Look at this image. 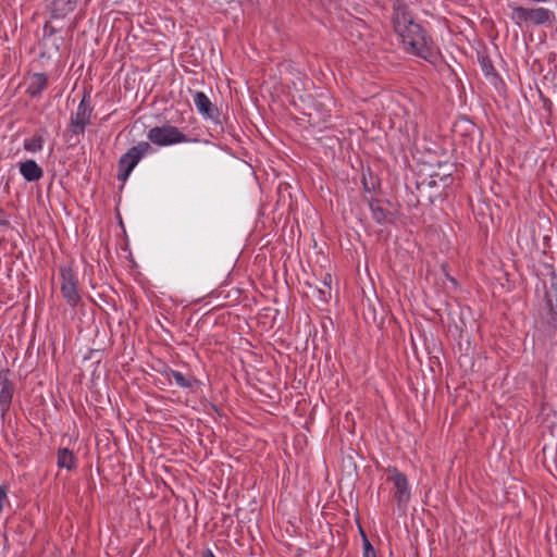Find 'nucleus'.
Segmentation results:
<instances>
[{"label": "nucleus", "instance_id": "nucleus-1", "mask_svg": "<svg viewBox=\"0 0 557 557\" xmlns=\"http://www.w3.org/2000/svg\"><path fill=\"white\" fill-rule=\"evenodd\" d=\"M393 24L407 52L430 63L438 59V49L428 32L414 22L406 3L397 0L394 4Z\"/></svg>", "mask_w": 557, "mask_h": 557}, {"label": "nucleus", "instance_id": "nucleus-2", "mask_svg": "<svg viewBox=\"0 0 557 557\" xmlns=\"http://www.w3.org/2000/svg\"><path fill=\"white\" fill-rule=\"evenodd\" d=\"M453 182L451 173H433L429 177L423 178L416 185L417 203L432 205L436 199L442 197L444 190L449 187Z\"/></svg>", "mask_w": 557, "mask_h": 557}, {"label": "nucleus", "instance_id": "nucleus-3", "mask_svg": "<svg viewBox=\"0 0 557 557\" xmlns=\"http://www.w3.org/2000/svg\"><path fill=\"white\" fill-rule=\"evenodd\" d=\"M511 20L520 28L530 26H544L555 21V13L546 8H525L509 3Z\"/></svg>", "mask_w": 557, "mask_h": 557}, {"label": "nucleus", "instance_id": "nucleus-4", "mask_svg": "<svg viewBox=\"0 0 557 557\" xmlns=\"http://www.w3.org/2000/svg\"><path fill=\"white\" fill-rule=\"evenodd\" d=\"M545 306L541 310L540 323L545 332L557 330V274L549 273L548 286H545Z\"/></svg>", "mask_w": 557, "mask_h": 557}, {"label": "nucleus", "instance_id": "nucleus-5", "mask_svg": "<svg viewBox=\"0 0 557 557\" xmlns=\"http://www.w3.org/2000/svg\"><path fill=\"white\" fill-rule=\"evenodd\" d=\"M150 149L151 146L147 141H140L138 145L128 149L127 152L120 158L117 163L119 181L125 182L138 162L150 151Z\"/></svg>", "mask_w": 557, "mask_h": 557}, {"label": "nucleus", "instance_id": "nucleus-6", "mask_svg": "<svg viewBox=\"0 0 557 557\" xmlns=\"http://www.w3.org/2000/svg\"><path fill=\"white\" fill-rule=\"evenodd\" d=\"M387 481L393 483V496L399 510L405 511L410 498L411 492L407 476L399 472L397 468L387 469Z\"/></svg>", "mask_w": 557, "mask_h": 557}, {"label": "nucleus", "instance_id": "nucleus-7", "mask_svg": "<svg viewBox=\"0 0 557 557\" xmlns=\"http://www.w3.org/2000/svg\"><path fill=\"white\" fill-rule=\"evenodd\" d=\"M147 138L158 146H170L188 143L190 139L177 127L172 125L156 126L149 129Z\"/></svg>", "mask_w": 557, "mask_h": 557}, {"label": "nucleus", "instance_id": "nucleus-8", "mask_svg": "<svg viewBox=\"0 0 557 557\" xmlns=\"http://www.w3.org/2000/svg\"><path fill=\"white\" fill-rule=\"evenodd\" d=\"M94 108L90 103V95L85 92L74 114L71 115L69 132L73 135H83L90 124Z\"/></svg>", "mask_w": 557, "mask_h": 557}, {"label": "nucleus", "instance_id": "nucleus-9", "mask_svg": "<svg viewBox=\"0 0 557 557\" xmlns=\"http://www.w3.org/2000/svg\"><path fill=\"white\" fill-rule=\"evenodd\" d=\"M60 278L62 297L70 307H76L81 302L77 275L71 268L63 267L60 269Z\"/></svg>", "mask_w": 557, "mask_h": 557}, {"label": "nucleus", "instance_id": "nucleus-10", "mask_svg": "<svg viewBox=\"0 0 557 557\" xmlns=\"http://www.w3.org/2000/svg\"><path fill=\"white\" fill-rule=\"evenodd\" d=\"M366 200L376 223L387 224L393 222L394 214L385 207V205H389V202L373 198H367Z\"/></svg>", "mask_w": 557, "mask_h": 557}, {"label": "nucleus", "instance_id": "nucleus-11", "mask_svg": "<svg viewBox=\"0 0 557 557\" xmlns=\"http://www.w3.org/2000/svg\"><path fill=\"white\" fill-rule=\"evenodd\" d=\"M77 5V0H52L49 10L51 18L63 20L72 13Z\"/></svg>", "mask_w": 557, "mask_h": 557}, {"label": "nucleus", "instance_id": "nucleus-12", "mask_svg": "<svg viewBox=\"0 0 557 557\" xmlns=\"http://www.w3.org/2000/svg\"><path fill=\"white\" fill-rule=\"evenodd\" d=\"M194 103L197 110L206 117L213 119L218 113V109L213 106L208 96L202 91L195 92Z\"/></svg>", "mask_w": 557, "mask_h": 557}, {"label": "nucleus", "instance_id": "nucleus-13", "mask_svg": "<svg viewBox=\"0 0 557 557\" xmlns=\"http://www.w3.org/2000/svg\"><path fill=\"white\" fill-rule=\"evenodd\" d=\"M20 173L27 182H37L44 176L42 169L30 159L20 163Z\"/></svg>", "mask_w": 557, "mask_h": 557}, {"label": "nucleus", "instance_id": "nucleus-14", "mask_svg": "<svg viewBox=\"0 0 557 557\" xmlns=\"http://www.w3.org/2000/svg\"><path fill=\"white\" fill-rule=\"evenodd\" d=\"M14 386L12 382H10L7 377H3L1 381V391H0V411L1 416L4 417L9 411L12 398H13Z\"/></svg>", "mask_w": 557, "mask_h": 557}, {"label": "nucleus", "instance_id": "nucleus-15", "mask_svg": "<svg viewBox=\"0 0 557 557\" xmlns=\"http://www.w3.org/2000/svg\"><path fill=\"white\" fill-rule=\"evenodd\" d=\"M48 86V76L44 73H36L33 75L32 81L28 85L27 92L32 97H37Z\"/></svg>", "mask_w": 557, "mask_h": 557}, {"label": "nucleus", "instance_id": "nucleus-16", "mask_svg": "<svg viewBox=\"0 0 557 557\" xmlns=\"http://www.w3.org/2000/svg\"><path fill=\"white\" fill-rule=\"evenodd\" d=\"M58 467L66 470H73L76 468L77 459L72 450L69 448H59L58 454Z\"/></svg>", "mask_w": 557, "mask_h": 557}, {"label": "nucleus", "instance_id": "nucleus-17", "mask_svg": "<svg viewBox=\"0 0 557 557\" xmlns=\"http://www.w3.org/2000/svg\"><path fill=\"white\" fill-rule=\"evenodd\" d=\"M44 143L42 134L36 133L30 138L24 140V149L29 152H38L42 149Z\"/></svg>", "mask_w": 557, "mask_h": 557}, {"label": "nucleus", "instance_id": "nucleus-18", "mask_svg": "<svg viewBox=\"0 0 557 557\" xmlns=\"http://www.w3.org/2000/svg\"><path fill=\"white\" fill-rule=\"evenodd\" d=\"M168 376L173 377L175 383L183 388L193 387L194 380L186 377L183 373L169 369L166 372Z\"/></svg>", "mask_w": 557, "mask_h": 557}, {"label": "nucleus", "instance_id": "nucleus-19", "mask_svg": "<svg viewBox=\"0 0 557 557\" xmlns=\"http://www.w3.org/2000/svg\"><path fill=\"white\" fill-rule=\"evenodd\" d=\"M317 290H318L320 300L326 302L331 299L332 287L327 286V283H321L320 286H317Z\"/></svg>", "mask_w": 557, "mask_h": 557}, {"label": "nucleus", "instance_id": "nucleus-20", "mask_svg": "<svg viewBox=\"0 0 557 557\" xmlns=\"http://www.w3.org/2000/svg\"><path fill=\"white\" fill-rule=\"evenodd\" d=\"M361 534L363 537V557H376V553L371 543L369 542V540L367 539L366 534L363 532H361Z\"/></svg>", "mask_w": 557, "mask_h": 557}, {"label": "nucleus", "instance_id": "nucleus-21", "mask_svg": "<svg viewBox=\"0 0 557 557\" xmlns=\"http://www.w3.org/2000/svg\"><path fill=\"white\" fill-rule=\"evenodd\" d=\"M482 65H483V70H484L485 74H487V75L494 71L492 62L487 58H484L482 60Z\"/></svg>", "mask_w": 557, "mask_h": 557}, {"label": "nucleus", "instance_id": "nucleus-22", "mask_svg": "<svg viewBox=\"0 0 557 557\" xmlns=\"http://www.w3.org/2000/svg\"><path fill=\"white\" fill-rule=\"evenodd\" d=\"M292 185L289 183H282L281 182V195L283 194V191H287L289 189H292Z\"/></svg>", "mask_w": 557, "mask_h": 557}, {"label": "nucleus", "instance_id": "nucleus-23", "mask_svg": "<svg viewBox=\"0 0 557 557\" xmlns=\"http://www.w3.org/2000/svg\"><path fill=\"white\" fill-rule=\"evenodd\" d=\"M306 115L309 117V122L312 124L319 123L320 119H314L312 112H305Z\"/></svg>", "mask_w": 557, "mask_h": 557}, {"label": "nucleus", "instance_id": "nucleus-24", "mask_svg": "<svg viewBox=\"0 0 557 557\" xmlns=\"http://www.w3.org/2000/svg\"><path fill=\"white\" fill-rule=\"evenodd\" d=\"M321 283H327V286H331V284H332V276H331V274H330V273H326V274L324 275L323 281H322Z\"/></svg>", "mask_w": 557, "mask_h": 557}, {"label": "nucleus", "instance_id": "nucleus-25", "mask_svg": "<svg viewBox=\"0 0 557 557\" xmlns=\"http://www.w3.org/2000/svg\"><path fill=\"white\" fill-rule=\"evenodd\" d=\"M45 30H49V35H52L54 33V28L51 27L48 23L45 25Z\"/></svg>", "mask_w": 557, "mask_h": 557}, {"label": "nucleus", "instance_id": "nucleus-26", "mask_svg": "<svg viewBox=\"0 0 557 557\" xmlns=\"http://www.w3.org/2000/svg\"><path fill=\"white\" fill-rule=\"evenodd\" d=\"M202 557H214V555L210 549H207L202 553Z\"/></svg>", "mask_w": 557, "mask_h": 557}, {"label": "nucleus", "instance_id": "nucleus-27", "mask_svg": "<svg viewBox=\"0 0 557 557\" xmlns=\"http://www.w3.org/2000/svg\"><path fill=\"white\" fill-rule=\"evenodd\" d=\"M446 277L453 285H457V281L454 277L449 276L448 274H446Z\"/></svg>", "mask_w": 557, "mask_h": 557}, {"label": "nucleus", "instance_id": "nucleus-28", "mask_svg": "<svg viewBox=\"0 0 557 557\" xmlns=\"http://www.w3.org/2000/svg\"><path fill=\"white\" fill-rule=\"evenodd\" d=\"M293 86H294V89L299 91L300 89L298 88V84L296 82H293Z\"/></svg>", "mask_w": 557, "mask_h": 557}, {"label": "nucleus", "instance_id": "nucleus-29", "mask_svg": "<svg viewBox=\"0 0 557 557\" xmlns=\"http://www.w3.org/2000/svg\"><path fill=\"white\" fill-rule=\"evenodd\" d=\"M289 523H290V527H288V528L286 529V532H287V533H289V532H290L289 530H292V528H294V524H293L292 522H289Z\"/></svg>", "mask_w": 557, "mask_h": 557}, {"label": "nucleus", "instance_id": "nucleus-30", "mask_svg": "<svg viewBox=\"0 0 557 557\" xmlns=\"http://www.w3.org/2000/svg\"><path fill=\"white\" fill-rule=\"evenodd\" d=\"M289 523H290V527H288V528L286 529V532H287V533H289V532H290L289 530H292V528H294V524H293L292 522H289Z\"/></svg>", "mask_w": 557, "mask_h": 557}, {"label": "nucleus", "instance_id": "nucleus-31", "mask_svg": "<svg viewBox=\"0 0 557 557\" xmlns=\"http://www.w3.org/2000/svg\"><path fill=\"white\" fill-rule=\"evenodd\" d=\"M289 523H290V527H288V528L286 529V532H287V533H289V532H290L289 530H292V528H294V524H293L292 522H289Z\"/></svg>", "mask_w": 557, "mask_h": 557}, {"label": "nucleus", "instance_id": "nucleus-32", "mask_svg": "<svg viewBox=\"0 0 557 557\" xmlns=\"http://www.w3.org/2000/svg\"><path fill=\"white\" fill-rule=\"evenodd\" d=\"M0 224L5 225V224H8V222L7 221H0Z\"/></svg>", "mask_w": 557, "mask_h": 557}, {"label": "nucleus", "instance_id": "nucleus-33", "mask_svg": "<svg viewBox=\"0 0 557 557\" xmlns=\"http://www.w3.org/2000/svg\"><path fill=\"white\" fill-rule=\"evenodd\" d=\"M364 188L369 191V185L364 183Z\"/></svg>", "mask_w": 557, "mask_h": 557}]
</instances>
